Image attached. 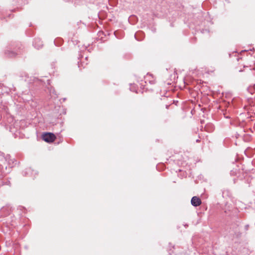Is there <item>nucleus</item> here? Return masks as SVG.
<instances>
[{
    "mask_svg": "<svg viewBox=\"0 0 255 255\" xmlns=\"http://www.w3.org/2000/svg\"><path fill=\"white\" fill-rule=\"evenodd\" d=\"M4 55L7 57L13 58L14 57L17 55V54L13 51H10L8 49H7L4 51Z\"/></svg>",
    "mask_w": 255,
    "mask_h": 255,
    "instance_id": "obj_3",
    "label": "nucleus"
},
{
    "mask_svg": "<svg viewBox=\"0 0 255 255\" xmlns=\"http://www.w3.org/2000/svg\"><path fill=\"white\" fill-rule=\"evenodd\" d=\"M55 138V135L52 133H46L43 135V140L48 142H53Z\"/></svg>",
    "mask_w": 255,
    "mask_h": 255,
    "instance_id": "obj_1",
    "label": "nucleus"
},
{
    "mask_svg": "<svg viewBox=\"0 0 255 255\" xmlns=\"http://www.w3.org/2000/svg\"><path fill=\"white\" fill-rule=\"evenodd\" d=\"M145 82H147V81L149 82V83L153 84L155 83V79L152 77V76L151 74H148L146 75V76L145 78Z\"/></svg>",
    "mask_w": 255,
    "mask_h": 255,
    "instance_id": "obj_5",
    "label": "nucleus"
},
{
    "mask_svg": "<svg viewBox=\"0 0 255 255\" xmlns=\"http://www.w3.org/2000/svg\"><path fill=\"white\" fill-rule=\"evenodd\" d=\"M34 46L37 49H39L42 47V42L39 39H35L34 41Z\"/></svg>",
    "mask_w": 255,
    "mask_h": 255,
    "instance_id": "obj_4",
    "label": "nucleus"
},
{
    "mask_svg": "<svg viewBox=\"0 0 255 255\" xmlns=\"http://www.w3.org/2000/svg\"><path fill=\"white\" fill-rule=\"evenodd\" d=\"M191 202V204L195 207L198 206L201 204V200L199 199V198L196 196H194L192 197Z\"/></svg>",
    "mask_w": 255,
    "mask_h": 255,
    "instance_id": "obj_2",
    "label": "nucleus"
}]
</instances>
